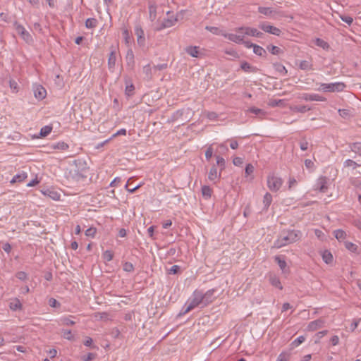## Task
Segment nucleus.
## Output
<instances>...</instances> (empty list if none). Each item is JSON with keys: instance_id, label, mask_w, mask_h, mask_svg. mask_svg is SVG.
<instances>
[{"instance_id": "nucleus-1", "label": "nucleus", "mask_w": 361, "mask_h": 361, "mask_svg": "<svg viewBox=\"0 0 361 361\" xmlns=\"http://www.w3.org/2000/svg\"><path fill=\"white\" fill-rule=\"evenodd\" d=\"M301 238V232L298 230L283 231L274 241L273 247L281 248L288 244L293 243Z\"/></svg>"}, {"instance_id": "nucleus-2", "label": "nucleus", "mask_w": 361, "mask_h": 361, "mask_svg": "<svg viewBox=\"0 0 361 361\" xmlns=\"http://www.w3.org/2000/svg\"><path fill=\"white\" fill-rule=\"evenodd\" d=\"M188 310H192L197 307L200 306L201 307H206L204 305L203 298L202 296V290H195L192 296L188 301Z\"/></svg>"}, {"instance_id": "nucleus-3", "label": "nucleus", "mask_w": 361, "mask_h": 361, "mask_svg": "<svg viewBox=\"0 0 361 361\" xmlns=\"http://www.w3.org/2000/svg\"><path fill=\"white\" fill-rule=\"evenodd\" d=\"M283 184V180L274 176V174L269 175L267 177V186L272 192H277Z\"/></svg>"}, {"instance_id": "nucleus-4", "label": "nucleus", "mask_w": 361, "mask_h": 361, "mask_svg": "<svg viewBox=\"0 0 361 361\" xmlns=\"http://www.w3.org/2000/svg\"><path fill=\"white\" fill-rule=\"evenodd\" d=\"M235 32H241L242 33H245L247 36L256 37H262L263 36V33L259 31L257 29L251 27H239L235 28Z\"/></svg>"}, {"instance_id": "nucleus-5", "label": "nucleus", "mask_w": 361, "mask_h": 361, "mask_svg": "<svg viewBox=\"0 0 361 361\" xmlns=\"http://www.w3.org/2000/svg\"><path fill=\"white\" fill-rule=\"evenodd\" d=\"M118 53L115 47H112L108 59V68L111 72H114L118 62Z\"/></svg>"}, {"instance_id": "nucleus-6", "label": "nucleus", "mask_w": 361, "mask_h": 361, "mask_svg": "<svg viewBox=\"0 0 361 361\" xmlns=\"http://www.w3.org/2000/svg\"><path fill=\"white\" fill-rule=\"evenodd\" d=\"M246 35L245 33H242L241 32H236V33H226L222 34L226 39L235 42L236 44H241L243 40H244V37Z\"/></svg>"}, {"instance_id": "nucleus-7", "label": "nucleus", "mask_w": 361, "mask_h": 361, "mask_svg": "<svg viewBox=\"0 0 361 361\" xmlns=\"http://www.w3.org/2000/svg\"><path fill=\"white\" fill-rule=\"evenodd\" d=\"M259 27L265 32L276 35L280 36L281 34V30L273 25H269L267 23H263L259 25Z\"/></svg>"}, {"instance_id": "nucleus-8", "label": "nucleus", "mask_w": 361, "mask_h": 361, "mask_svg": "<svg viewBox=\"0 0 361 361\" xmlns=\"http://www.w3.org/2000/svg\"><path fill=\"white\" fill-rule=\"evenodd\" d=\"M321 87L324 90H343L345 87L342 82H331V83H323Z\"/></svg>"}, {"instance_id": "nucleus-9", "label": "nucleus", "mask_w": 361, "mask_h": 361, "mask_svg": "<svg viewBox=\"0 0 361 361\" xmlns=\"http://www.w3.org/2000/svg\"><path fill=\"white\" fill-rule=\"evenodd\" d=\"M329 179L326 176H321L318 178L316 184L317 190L321 192H326L328 189Z\"/></svg>"}, {"instance_id": "nucleus-10", "label": "nucleus", "mask_w": 361, "mask_h": 361, "mask_svg": "<svg viewBox=\"0 0 361 361\" xmlns=\"http://www.w3.org/2000/svg\"><path fill=\"white\" fill-rule=\"evenodd\" d=\"M216 290L214 289L208 290L207 292L203 293L202 291V296L203 298L204 305L207 306L215 299L214 293Z\"/></svg>"}, {"instance_id": "nucleus-11", "label": "nucleus", "mask_w": 361, "mask_h": 361, "mask_svg": "<svg viewBox=\"0 0 361 361\" xmlns=\"http://www.w3.org/2000/svg\"><path fill=\"white\" fill-rule=\"evenodd\" d=\"M178 21V18L173 16H169L167 18L164 19L161 23L160 27L158 30H162L167 27H171L173 26Z\"/></svg>"}, {"instance_id": "nucleus-12", "label": "nucleus", "mask_w": 361, "mask_h": 361, "mask_svg": "<svg viewBox=\"0 0 361 361\" xmlns=\"http://www.w3.org/2000/svg\"><path fill=\"white\" fill-rule=\"evenodd\" d=\"M324 320L322 319H318L314 321H312L309 323L307 325V330L310 331H314L317 330L318 329L322 328L324 326Z\"/></svg>"}, {"instance_id": "nucleus-13", "label": "nucleus", "mask_w": 361, "mask_h": 361, "mask_svg": "<svg viewBox=\"0 0 361 361\" xmlns=\"http://www.w3.org/2000/svg\"><path fill=\"white\" fill-rule=\"evenodd\" d=\"M149 15L151 21H154L157 18V6L154 1H150L149 2Z\"/></svg>"}, {"instance_id": "nucleus-14", "label": "nucleus", "mask_w": 361, "mask_h": 361, "mask_svg": "<svg viewBox=\"0 0 361 361\" xmlns=\"http://www.w3.org/2000/svg\"><path fill=\"white\" fill-rule=\"evenodd\" d=\"M154 69L151 67L149 63L145 66L142 68V74L143 78L145 80H150L152 78L153 73H154Z\"/></svg>"}, {"instance_id": "nucleus-15", "label": "nucleus", "mask_w": 361, "mask_h": 361, "mask_svg": "<svg viewBox=\"0 0 361 361\" xmlns=\"http://www.w3.org/2000/svg\"><path fill=\"white\" fill-rule=\"evenodd\" d=\"M221 171L218 172L217 169L215 165H214L211 169L208 174V178L211 181H215L216 179L221 177Z\"/></svg>"}, {"instance_id": "nucleus-16", "label": "nucleus", "mask_w": 361, "mask_h": 361, "mask_svg": "<svg viewBox=\"0 0 361 361\" xmlns=\"http://www.w3.org/2000/svg\"><path fill=\"white\" fill-rule=\"evenodd\" d=\"M302 98L305 100H310V101H325L326 99L317 94H304L302 96Z\"/></svg>"}, {"instance_id": "nucleus-17", "label": "nucleus", "mask_w": 361, "mask_h": 361, "mask_svg": "<svg viewBox=\"0 0 361 361\" xmlns=\"http://www.w3.org/2000/svg\"><path fill=\"white\" fill-rule=\"evenodd\" d=\"M199 47L197 46H188L185 49V52L192 57H199L200 51Z\"/></svg>"}, {"instance_id": "nucleus-18", "label": "nucleus", "mask_w": 361, "mask_h": 361, "mask_svg": "<svg viewBox=\"0 0 361 361\" xmlns=\"http://www.w3.org/2000/svg\"><path fill=\"white\" fill-rule=\"evenodd\" d=\"M348 147L351 152L361 157V142L349 143Z\"/></svg>"}, {"instance_id": "nucleus-19", "label": "nucleus", "mask_w": 361, "mask_h": 361, "mask_svg": "<svg viewBox=\"0 0 361 361\" xmlns=\"http://www.w3.org/2000/svg\"><path fill=\"white\" fill-rule=\"evenodd\" d=\"M44 195L48 196L53 200H59L60 199L61 195L56 190L52 189H47L43 191Z\"/></svg>"}, {"instance_id": "nucleus-20", "label": "nucleus", "mask_w": 361, "mask_h": 361, "mask_svg": "<svg viewBox=\"0 0 361 361\" xmlns=\"http://www.w3.org/2000/svg\"><path fill=\"white\" fill-rule=\"evenodd\" d=\"M299 68L303 71H310L312 69V63L310 61H300L298 63Z\"/></svg>"}, {"instance_id": "nucleus-21", "label": "nucleus", "mask_w": 361, "mask_h": 361, "mask_svg": "<svg viewBox=\"0 0 361 361\" xmlns=\"http://www.w3.org/2000/svg\"><path fill=\"white\" fill-rule=\"evenodd\" d=\"M241 69L246 73H254L257 71V68L251 66L246 61H243L240 64Z\"/></svg>"}, {"instance_id": "nucleus-22", "label": "nucleus", "mask_w": 361, "mask_h": 361, "mask_svg": "<svg viewBox=\"0 0 361 361\" xmlns=\"http://www.w3.org/2000/svg\"><path fill=\"white\" fill-rule=\"evenodd\" d=\"M247 111L258 116L261 118L266 116V112L264 110L255 106L249 108Z\"/></svg>"}, {"instance_id": "nucleus-23", "label": "nucleus", "mask_w": 361, "mask_h": 361, "mask_svg": "<svg viewBox=\"0 0 361 361\" xmlns=\"http://www.w3.org/2000/svg\"><path fill=\"white\" fill-rule=\"evenodd\" d=\"M286 104V101L283 99H271L268 102V105L271 107L275 106H284Z\"/></svg>"}, {"instance_id": "nucleus-24", "label": "nucleus", "mask_w": 361, "mask_h": 361, "mask_svg": "<svg viewBox=\"0 0 361 361\" xmlns=\"http://www.w3.org/2000/svg\"><path fill=\"white\" fill-rule=\"evenodd\" d=\"M270 283L276 287L281 290L283 288V286H281V281L276 276H271L269 278Z\"/></svg>"}, {"instance_id": "nucleus-25", "label": "nucleus", "mask_w": 361, "mask_h": 361, "mask_svg": "<svg viewBox=\"0 0 361 361\" xmlns=\"http://www.w3.org/2000/svg\"><path fill=\"white\" fill-rule=\"evenodd\" d=\"M275 262L278 264L280 269L283 271H286L287 264L284 259H282L280 256H276L274 257Z\"/></svg>"}, {"instance_id": "nucleus-26", "label": "nucleus", "mask_w": 361, "mask_h": 361, "mask_svg": "<svg viewBox=\"0 0 361 361\" xmlns=\"http://www.w3.org/2000/svg\"><path fill=\"white\" fill-rule=\"evenodd\" d=\"M212 188L209 186H208V185H203L202 187V196L205 199L210 198L211 196H212Z\"/></svg>"}, {"instance_id": "nucleus-27", "label": "nucleus", "mask_w": 361, "mask_h": 361, "mask_svg": "<svg viewBox=\"0 0 361 361\" xmlns=\"http://www.w3.org/2000/svg\"><path fill=\"white\" fill-rule=\"evenodd\" d=\"M20 37L27 43V44H31L33 42L32 37L31 35L27 32L26 30L23 31V32L20 33L19 35Z\"/></svg>"}, {"instance_id": "nucleus-28", "label": "nucleus", "mask_w": 361, "mask_h": 361, "mask_svg": "<svg viewBox=\"0 0 361 361\" xmlns=\"http://www.w3.org/2000/svg\"><path fill=\"white\" fill-rule=\"evenodd\" d=\"M343 166L345 168L351 167L353 169H355L357 167L360 166V164H357L356 161L352 160V159H346L343 162Z\"/></svg>"}, {"instance_id": "nucleus-29", "label": "nucleus", "mask_w": 361, "mask_h": 361, "mask_svg": "<svg viewBox=\"0 0 361 361\" xmlns=\"http://www.w3.org/2000/svg\"><path fill=\"white\" fill-rule=\"evenodd\" d=\"M272 202V196L270 193L267 192L263 198V203L264 205V209L267 210L269 205L271 204Z\"/></svg>"}, {"instance_id": "nucleus-30", "label": "nucleus", "mask_w": 361, "mask_h": 361, "mask_svg": "<svg viewBox=\"0 0 361 361\" xmlns=\"http://www.w3.org/2000/svg\"><path fill=\"white\" fill-rule=\"evenodd\" d=\"M334 236L338 240H343L346 238V233L341 230L338 229L334 231Z\"/></svg>"}, {"instance_id": "nucleus-31", "label": "nucleus", "mask_w": 361, "mask_h": 361, "mask_svg": "<svg viewBox=\"0 0 361 361\" xmlns=\"http://www.w3.org/2000/svg\"><path fill=\"white\" fill-rule=\"evenodd\" d=\"M314 44L322 48L323 49H328L329 48V44L325 42L324 40H323L322 39H320V38H316L314 39Z\"/></svg>"}, {"instance_id": "nucleus-32", "label": "nucleus", "mask_w": 361, "mask_h": 361, "mask_svg": "<svg viewBox=\"0 0 361 361\" xmlns=\"http://www.w3.org/2000/svg\"><path fill=\"white\" fill-rule=\"evenodd\" d=\"M27 176L26 173L16 174L12 178L11 183L23 182L27 178Z\"/></svg>"}, {"instance_id": "nucleus-33", "label": "nucleus", "mask_w": 361, "mask_h": 361, "mask_svg": "<svg viewBox=\"0 0 361 361\" xmlns=\"http://www.w3.org/2000/svg\"><path fill=\"white\" fill-rule=\"evenodd\" d=\"M253 52L257 55V56H264L266 54V51L265 49L259 46V45H257L255 44L254 47H253Z\"/></svg>"}, {"instance_id": "nucleus-34", "label": "nucleus", "mask_w": 361, "mask_h": 361, "mask_svg": "<svg viewBox=\"0 0 361 361\" xmlns=\"http://www.w3.org/2000/svg\"><path fill=\"white\" fill-rule=\"evenodd\" d=\"M52 130V127L50 126H45L42 127L39 132V135L42 137L47 136Z\"/></svg>"}, {"instance_id": "nucleus-35", "label": "nucleus", "mask_w": 361, "mask_h": 361, "mask_svg": "<svg viewBox=\"0 0 361 361\" xmlns=\"http://www.w3.org/2000/svg\"><path fill=\"white\" fill-rule=\"evenodd\" d=\"M305 341V337L304 336H300L298 337L296 339H295L293 341H292V343H290V346L292 348H296L301 343H302Z\"/></svg>"}, {"instance_id": "nucleus-36", "label": "nucleus", "mask_w": 361, "mask_h": 361, "mask_svg": "<svg viewBox=\"0 0 361 361\" xmlns=\"http://www.w3.org/2000/svg\"><path fill=\"white\" fill-rule=\"evenodd\" d=\"M322 259L326 264H329L333 261V256L330 252L325 250L322 254Z\"/></svg>"}, {"instance_id": "nucleus-37", "label": "nucleus", "mask_w": 361, "mask_h": 361, "mask_svg": "<svg viewBox=\"0 0 361 361\" xmlns=\"http://www.w3.org/2000/svg\"><path fill=\"white\" fill-rule=\"evenodd\" d=\"M258 11L265 16H270L273 13V10L270 7H264V6H259L258 8Z\"/></svg>"}, {"instance_id": "nucleus-38", "label": "nucleus", "mask_w": 361, "mask_h": 361, "mask_svg": "<svg viewBox=\"0 0 361 361\" xmlns=\"http://www.w3.org/2000/svg\"><path fill=\"white\" fill-rule=\"evenodd\" d=\"M61 325H66V326H72L75 324L74 321L71 319L70 317H62L60 319L59 322Z\"/></svg>"}, {"instance_id": "nucleus-39", "label": "nucleus", "mask_w": 361, "mask_h": 361, "mask_svg": "<svg viewBox=\"0 0 361 361\" xmlns=\"http://www.w3.org/2000/svg\"><path fill=\"white\" fill-rule=\"evenodd\" d=\"M21 303L19 300L15 299L12 302H10V308L13 310H17L21 308Z\"/></svg>"}, {"instance_id": "nucleus-40", "label": "nucleus", "mask_w": 361, "mask_h": 361, "mask_svg": "<svg viewBox=\"0 0 361 361\" xmlns=\"http://www.w3.org/2000/svg\"><path fill=\"white\" fill-rule=\"evenodd\" d=\"M311 109L310 107L306 105H297L294 107V110L298 112L305 113Z\"/></svg>"}, {"instance_id": "nucleus-41", "label": "nucleus", "mask_w": 361, "mask_h": 361, "mask_svg": "<svg viewBox=\"0 0 361 361\" xmlns=\"http://www.w3.org/2000/svg\"><path fill=\"white\" fill-rule=\"evenodd\" d=\"M267 49L274 55H278L281 52V49L275 45H270Z\"/></svg>"}, {"instance_id": "nucleus-42", "label": "nucleus", "mask_w": 361, "mask_h": 361, "mask_svg": "<svg viewBox=\"0 0 361 361\" xmlns=\"http://www.w3.org/2000/svg\"><path fill=\"white\" fill-rule=\"evenodd\" d=\"M345 247L347 250H348L353 252H355L357 249V246L351 242H345Z\"/></svg>"}, {"instance_id": "nucleus-43", "label": "nucleus", "mask_w": 361, "mask_h": 361, "mask_svg": "<svg viewBox=\"0 0 361 361\" xmlns=\"http://www.w3.org/2000/svg\"><path fill=\"white\" fill-rule=\"evenodd\" d=\"M62 336L64 338L70 341L73 339V336L71 330L63 329L62 330Z\"/></svg>"}, {"instance_id": "nucleus-44", "label": "nucleus", "mask_w": 361, "mask_h": 361, "mask_svg": "<svg viewBox=\"0 0 361 361\" xmlns=\"http://www.w3.org/2000/svg\"><path fill=\"white\" fill-rule=\"evenodd\" d=\"M94 317L96 319L106 320L108 319V314L106 312L94 313Z\"/></svg>"}, {"instance_id": "nucleus-45", "label": "nucleus", "mask_w": 361, "mask_h": 361, "mask_svg": "<svg viewBox=\"0 0 361 361\" xmlns=\"http://www.w3.org/2000/svg\"><path fill=\"white\" fill-rule=\"evenodd\" d=\"M13 27L18 35H20V33L25 30V28L23 27V25L16 21L13 23Z\"/></svg>"}, {"instance_id": "nucleus-46", "label": "nucleus", "mask_w": 361, "mask_h": 361, "mask_svg": "<svg viewBox=\"0 0 361 361\" xmlns=\"http://www.w3.org/2000/svg\"><path fill=\"white\" fill-rule=\"evenodd\" d=\"M206 30H207L208 31L211 32L213 34H215V35H221L224 34L223 32H221V31L216 27H212V26H207L206 27Z\"/></svg>"}, {"instance_id": "nucleus-47", "label": "nucleus", "mask_w": 361, "mask_h": 361, "mask_svg": "<svg viewBox=\"0 0 361 361\" xmlns=\"http://www.w3.org/2000/svg\"><path fill=\"white\" fill-rule=\"evenodd\" d=\"M216 164L221 167V171L224 170L226 164L225 159L221 157H216Z\"/></svg>"}, {"instance_id": "nucleus-48", "label": "nucleus", "mask_w": 361, "mask_h": 361, "mask_svg": "<svg viewBox=\"0 0 361 361\" xmlns=\"http://www.w3.org/2000/svg\"><path fill=\"white\" fill-rule=\"evenodd\" d=\"M290 359V355L286 353H281L277 357L276 361H288Z\"/></svg>"}, {"instance_id": "nucleus-49", "label": "nucleus", "mask_w": 361, "mask_h": 361, "mask_svg": "<svg viewBox=\"0 0 361 361\" xmlns=\"http://www.w3.org/2000/svg\"><path fill=\"white\" fill-rule=\"evenodd\" d=\"M123 269L125 271L132 272L134 270V266L130 262H125Z\"/></svg>"}, {"instance_id": "nucleus-50", "label": "nucleus", "mask_w": 361, "mask_h": 361, "mask_svg": "<svg viewBox=\"0 0 361 361\" xmlns=\"http://www.w3.org/2000/svg\"><path fill=\"white\" fill-rule=\"evenodd\" d=\"M180 272V267L178 265L172 266L169 270L170 274H178Z\"/></svg>"}, {"instance_id": "nucleus-51", "label": "nucleus", "mask_w": 361, "mask_h": 361, "mask_svg": "<svg viewBox=\"0 0 361 361\" xmlns=\"http://www.w3.org/2000/svg\"><path fill=\"white\" fill-rule=\"evenodd\" d=\"M54 148L61 150H66L68 148V145L64 142H60L54 145Z\"/></svg>"}, {"instance_id": "nucleus-52", "label": "nucleus", "mask_w": 361, "mask_h": 361, "mask_svg": "<svg viewBox=\"0 0 361 361\" xmlns=\"http://www.w3.org/2000/svg\"><path fill=\"white\" fill-rule=\"evenodd\" d=\"M47 92H34L35 97L38 100H42L46 97Z\"/></svg>"}, {"instance_id": "nucleus-53", "label": "nucleus", "mask_w": 361, "mask_h": 361, "mask_svg": "<svg viewBox=\"0 0 361 361\" xmlns=\"http://www.w3.org/2000/svg\"><path fill=\"white\" fill-rule=\"evenodd\" d=\"M340 18L342 21L345 22L349 25H350L353 22V18L350 16H341Z\"/></svg>"}, {"instance_id": "nucleus-54", "label": "nucleus", "mask_w": 361, "mask_h": 361, "mask_svg": "<svg viewBox=\"0 0 361 361\" xmlns=\"http://www.w3.org/2000/svg\"><path fill=\"white\" fill-rule=\"evenodd\" d=\"M135 33L137 36V38L139 37L145 36V33L143 30L142 29L140 25H136L135 27Z\"/></svg>"}, {"instance_id": "nucleus-55", "label": "nucleus", "mask_w": 361, "mask_h": 361, "mask_svg": "<svg viewBox=\"0 0 361 361\" xmlns=\"http://www.w3.org/2000/svg\"><path fill=\"white\" fill-rule=\"evenodd\" d=\"M113 253L111 251H109V250H106L104 252L103 254V258L104 259H105L106 261H111L113 258Z\"/></svg>"}, {"instance_id": "nucleus-56", "label": "nucleus", "mask_w": 361, "mask_h": 361, "mask_svg": "<svg viewBox=\"0 0 361 361\" xmlns=\"http://www.w3.org/2000/svg\"><path fill=\"white\" fill-rule=\"evenodd\" d=\"M254 171V166L251 164H247L245 169V173L246 176H250Z\"/></svg>"}, {"instance_id": "nucleus-57", "label": "nucleus", "mask_w": 361, "mask_h": 361, "mask_svg": "<svg viewBox=\"0 0 361 361\" xmlns=\"http://www.w3.org/2000/svg\"><path fill=\"white\" fill-rule=\"evenodd\" d=\"M16 276L20 281H25L27 278V275L25 271H18Z\"/></svg>"}, {"instance_id": "nucleus-58", "label": "nucleus", "mask_w": 361, "mask_h": 361, "mask_svg": "<svg viewBox=\"0 0 361 361\" xmlns=\"http://www.w3.org/2000/svg\"><path fill=\"white\" fill-rule=\"evenodd\" d=\"M49 305L52 307H60V303L54 298H51L49 300Z\"/></svg>"}, {"instance_id": "nucleus-59", "label": "nucleus", "mask_w": 361, "mask_h": 361, "mask_svg": "<svg viewBox=\"0 0 361 361\" xmlns=\"http://www.w3.org/2000/svg\"><path fill=\"white\" fill-rule=\"evenodd\" d=\"M207 118L209 120L214 121L218 118V114L214 111H209L207 113Z\"/></svg>"}, {"instance_id": "nucleus-60", "label": "nucleus", "mask_w": 361, "mask_h": 361, "mask_svg": "<svg viewBox=\"0 0 361 361\" xmlns=\"http://www.w3.org/2000/svg\"><path fill=\"white\" fill-rule=\"evenodd\" d=\"M338 112L339 115L344 118H346L350 116V112L348 109H339Z\"/></svg>"}, {"instance_id": "nucleus-61", "label": "nucleus", "mask_w": 361, "mask_h": 361, "mask_svg": "<svg viewBox=\"0 0 361 361\" xmlns=\"http://www.w3.org/2000/svg\"><path fill=\"white\" fill-rule=\"evenodd\" d=\"M233 163L235 166H240L243 163V159L241 157H236L233 159Z\"/></svg>"}, {"instance_id": "nucleus-62", "label": "nucleus", "mask_w": 361, "mask_h": 361, "mask_svg": "<svg viewBox=\"0 0 361 361\" xmlns=\"http://www.w3.org/2000/svg\"><path fill=\"white\" fill-rule=\"evenodd\" d=\"M213 154V150L211 147H208L205 152V157L207 160H209Z\"/></svg>"}, {"instance_id": "nucleus-63", "label": "nucleus", "mask_w": 361, "mask_h": 361, "mask_svg": "<svg viewBox=\"0 0 361 361\" xmlns=\"http://www.w3.org/2000/svg\"><path fill=\"white\" fill-rule=\"evenodd\" d=\"M167 67V64L166 63H161V64H159V65H157V66H154L153 67V69H154V71H156L157 70H163V69H165Z\"/></svg>"}, {"instance_id": "nucleus-64", "label": "nucleus", "mask_w": 361, "mask_h": 361, "mask_svg": "<svg viewBox=\"0 0 361 361\" xmlns=\"http://www.w3.org/2000/svg\"><path fill=\"white\" fill-rule=\"evenodd\" d=\"M353 224L359 230L361 231V220L360 219H354L353 221Z\"/></svg>"}]
</instances>
